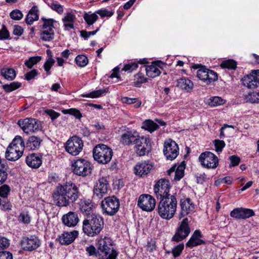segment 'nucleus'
<instances>
[{
	"mask_svg": "<svg viewBox=\"0 0 259 259\" xmlns=\"http://www.w3.org/2000/svg\"><path fill=\"white\" fill-rule=\"evenodd\" d=\"M49 6L52 10L56 11L60 14H62L63 12V6L61 5L52 3Z\"/></svg>",
	"mask_w": 259,
	"mask_h": 259,
	"instance_id": "0e129e2a",
	"label": "nucleus"
},
{
	"mask_svg": "<svg viewBox=\"0 0 259 259\" xmlns=\"http://www.w3.org/2000/svg\"><path fill=\"white\" fill-rule=\"evenodd\" d=\"M65 114H69L74 116L76 118L80 119L82 117V115L78 109L75 108H71L63 110Z\"/></svg>",
	"mask_w": 259,
	"mask_h": 259,
	"instance_id": "864d4df0",
	"label": "nucleus"
},
{
	"mask_svg": "<svg viewBox=\"0 0 259 259\" xmlns=\"http://www.w3.org/2000/svg\"><path fill=\"white\" fill-rule=\"evenodd\" d=\"M1 74L5 78L9 80H14L16 76L15 70L12 68H4L1 70Z\"/></svg>",
	"mask_w": 259,
	"mask_h": 259,
	"instance_id": "c9c22d12",
	"label": "nucleus"
},
{
	"mask_svg": "<svg viewBox=\"0 0 259 259\" xmlns=\"http://www.w3.org/2000/svg\"><path fill=\"white\" fill-rule=\"evenodd\" d=\"M140 138L137 132H127L122 135L121 142L124 145H135Z\"/></svg>",
	"mask_w": 259,
	"mask_h": 259,
	"instance_id": "b1692460",
	"label": "nucleus"
},
{
	"mask_svg": "<svg viewBox=\"0 0 259 259\" xmlns=\"http://www.w3.org/2000/svg\"><path fill=\"white\" fill-rule=\"evenodd\" d=\"M18 124L26 134H30L40 131L41 124L40 122L34 118H25L19 120Z\"/></svg>",
	"mask_w": 259,
	"mask_h": 259,
	"instance_id": "6e6552de",
	"label": "nucleus"
},
{
	"mask_svg": "<svg viewBox=\"0 0 259 259\" xmlns=\"http://www.w3.org/2000/svg\"><path fill=\"white\" fill-rule=\"evenodd\" d=\"M201 164L207 168H215L217 167L219 159L217 156L210 152H205L199 157Z\"/></svg>",
	"mask_w": 259,
	"mask_h": 259,
	"instance_id": "9b49d317",
	"label": "nucleus"
},
{
	"mask_svg": "<svg viewBox=\"0 0 259 259\" xmlns=\"http://www.w3.org/2000/svg\"><path fill=\"white\" fill-rule=\"evenodd\" d=\"M135 145L136 152L140 156H144L151 151V144L149 138L140 137Z\"/></svg>",
	"mask_w": 259,
	"mask_h": 259,
	"instance_id": "f8f14e48",
	"label": "nucleus"
},
{
	"mask_svg": "<svg viewBox=\"0 0 259 259\" xmlns=\"http://www.w3.org/2000/svg\"><path fill=\"white\" fill-rule=\"evenodd\" d=\"M156 201L154 198L148 194L141 195L138 199V205L143 210L151 211L155 206Z\"/></svg>",
	"mask_w": 259,
	"mask_h": 259,
	"instance_id": "f3484780",
	"label": "nucleus"
},
{
	"mask_svg": "<svg viewBox=\"0 0 259 259\" xmlns=\"http://www.w3.org/2000/svg\"><path fill=\"white\" fill-rule=\"evenodd\" d=\"M214 144L217 152H222L223 148L225 146V143L224 141L215 140Z\"/></svg>",
	"mask_w": 259,
	"mask_h": 259,
	"instance_id": "13d9d810",
	"label": "nucleus"
},
{
	"mask_svg": "<svg viewBox=\"0 0 259 259\" xmlns=\"http://www.w3.org/2000/svg\"><path fill=\"white\" fill-rule=\"evenodd\" d=\"M80 193L77 185L71 181L56 187L53 197L59 206H67L75 202Z\"/></svg>",
	"mask_w": 259,
	"mask_h": 259,
	"instance_id": "f257e3e1",
	"label": "nucleus"
},
{
	"mask_svg": "<svg viewBox=\"0 0 259 259\" xmlns=\"http://www.w3.org/2000/svg\"><path fill=\"white\" fill-rule=\"evenodd\" d=\"M181 211L180 212V218L187 215L190 211H193L194 205L191 202V200L188 198L181 199L180 201Z\"/></svg>",
	"mask_w": 259,
	"mask_h": 259,
	"instance_id": "393cba45",
	"label": "nucleus"
},
{
	"mask_svg": "<svg viewBox=\"0 0 259 259\" xmlns=\"http://www.w3.org/2000/svg\"><path fill=\"white\" fill-rule=\"evenodd\" d=\"M184 248V245L183 243L180 244L175 247L172 250V253L174 256L175 257L179 256L182 253Z\"/></svg>",
	"mask_w": 259,
	"mask_h": 259,
	"instance_id": "6e6d98bb",
	"label": "nucleus"
},
{
	"mask_svg": "<svg viewBox=\"0 0 259 259\" xmlns=\"http://www.w3.org/2000/svg\"><path fill=\"white\" fill-rule=\"evenodd\" d=\"M0 259H13V255L9 251L0 252Z\"/></svg>",
	"mask_w": 259,
	"mask_h": 259,
	"instance_id": "774afa93",
	"label": "nucleus"
},
{
	"mask_svg": "<svg viewBox=\"0 0 259 259\" xmlns=\"http://www.w3.org/2000/svg\"><path fill=\"white\" fill-rule=\"evenodd\" d=\"M75 19V15L72 13H66L62 19L64 26L66 29H73L74 28V22Z\"/></svg>",
	"mask_w": 259,
	"mask_h": 259,
	"instance_id": "72a5a7b5",
	"label": "nucleus"
},
{
	"mask_svg": "<svg viewBox=\"0 0 259 259\" xmlns=\"http://www.w3.org/2000/svg\"><path fill=\"white\" fill-rule=\"evenodd\" d=\"M73 172L76 175L85 177L91 173V163L83 159L76 160L72 165Z\"/></svg>",
	"mask_w": 259,
	"mask_h": 259,
	"instance_id": "0eeeda50",
	"label": "nucleus"
},
{
	"mask_svg": "<svg viewBox=\"0 0 259 259\" xmlns=\"http://www.w3.org/2000/svg\"><path fill=\"white\" fill-rule=\"evenodd\" d=\"M152 168L153 165L147 161L140 162L134 167L135 173L136 175L142 177L147 175Z\"/></svg>",
	"mask_w": 259,
	"mask_h": 259,
	"instance_id": "412c9836",
	"label": "nucleus"
},
{
	"mask_svg": "<svg viewBox=\"0 0 259 259\" xmlns=\"http://www.w3.org/2000/svg\"><path fill=\"white\" fill-rule=\"evenodd\" d=\"M101 206L104 212L108 215H112L118 210L119 201L115 196L108 197L102 201Z\"/></svg>",
	"mask_w": 259,
	"mask_h": 259,
	"instance_id": "1a4fd4ad",
	"label": "nucleus"
},
{
	"mask_svg": "<svg viewBox=\"0 0 259 259\" xmlns=\"http://www.w3.org/2000/svg\"><path fill=\"white\" fill-rule=\"evenodd\" d=\"M247 101L251 103H259V92H253L248 93L245 96Z\"/></svg>",
	"mask_w": 259,
	"mask_h": 259,
	"instance_id": "37998d69",
	"label": "nucleus"
},
{
	"mask_svg": "<svg viewBox=\"0 0 259 259\" xmlns=\"http://www.w3.org/2000/svg\"><path fill=\"white\" fill-rule=\"evenodd\" d=\"M159 126L156 123L154 122L151 120H146L144 123L142 127L146 130L152 132L158 128Z\"/></svg>",
	"mask_w": 259,
	"mask_h": 259,
	"instance_id": "a19ab883",
	"label": "nucleus"
},
{
	"mask_svg": "<svg viewBox=\"0 0 259 259\" xmlns=\"http://www.w3.org/2000/svg\"><path fill=\"white\" fill-rule=\"evenodd\" d=\"M75 60L76 63L80 67H84L88 63V59L84 55H78Z\"/></svg>",
	"mask_w": 259,
	"mask_h": 259,
	"instance_id": "8fccbe9b",
	"label": "nucleus"
},
{
	"mask_svg": "<svg viewBox=\"0 0 259 259\" xmlns=\"http://www.w3.org/2000/svg\"><path fill=\"white\" fill-rule=\"evenodd\" d=\"M54 63L55 60L52 58H49L45 62L44 64V69L48 74L50 73V70Z\"/></svg>",
	"mask_w": 259,
	"mask_h": 259,
	"instance_id": "680f3d73",
	"label": "nucleus"
},
{
	"mask_svg": "<svg viewBox=\"0 0 259 259\" xmlns=\"http://www.w3.org/2000/svg\"><path fill=\"white\" fill-rule=\"evenodd\" d=\"M255 215L252 209L238 207L234 209L230 212V216L235 219H246Z\"/></svg>",
	"mask_w": 259,
	"mask_h": 259,
	"instance_id": "a211bd4d",
	"label": "nucleus"
},
{
	"mask_svg": "<svg viewBox=\"0 0 259 259\" xmlns=\"http://www.w3.org/2000/svg\"><path fill=\"white\" fill-rule=\"evenodd\" d=\"M83 144L80 138L73 136L66 143L65 149L72 155H78L82 150Z\"/></svg>",
	"mask_w": 259,
	"mask_h": 259,
	"instance_id": "9d476101",
	"label": "nucleus"
},
{
	"mask_svg": "<svg viewBox=\"0 0 259 259\" xmlns=\"http://www.w3.org/2000/svg\"><path fill=\"white\" fill-rule=\"evenodd\" d=\"M41 20L44 22V24L42 26V29L43 30H53V28H54V23L56 22L55 20L53 19H46L42 18Z\"/></svg>",
	"mask_w": 259,
	"mask_h": 259,
	"instance_id": "c03bdc74",
	"label": "nucleus"
},
{
	"mask_svg": "<svg viewBox=\"0 0 259 259\" xmlns=\"http://www.w3.org/2000/svg\"><path fill=\"white\" fill-rule=\"evenodd\" d=\"M179 151V148L176 142L170 139L165 142L163 153L167 159H175L178 156Z\"/></svg>",
	"mask_w": 259,
	"mask_h": 259,
	"instance_id": "ddd939ff",
	"label": "nucleus"
},
{
	"mask_svg": "<svg viewBox=\"0 0 259 259\" xmlns=\"http://www.w3.org/2000/svg\"><path fill=\"white\" fill-rule=\"evenodd\" d=\"M23 153L19 149L17 150L16 148H13L9 145L6 152L5 156L7 160L15 161L22 156Z\"/></svg>",
	"mask_w": 259,
	"mask_h": 259,
	"instance_id": "bb28decb",
	"label": "nucleus"
},
{
	"mask_svg": "<svg viewBox=\"0 0 259 259\" xmlns=\"http://www.w3.org/2000/svg\"><path fill=\"white\" fill-rule=\"evenodd\" d=\"M63 224L69 227H75L79 222V218L76 212L70 211L62 217Z\"/></svg>",
	"mask_w": 259,
	"mask_h": 259,
	"instance_id": "aec40b11",
	"label": "nucleus"
},
{
	"mask_svg": "<svg viewBox=\"0 0 259 259\" xmlns=\"http://www.w3.org/2000/svg\"><path fill=\"white\" fill-rule=\"evenodd\" d=\"M21 86V83L19 82H13L9 84H5L3 86L4 90L7 93L11 92Z\"/></svg>",
	"mask_w": 259,
	"mask_h": 259,
	"instance_id": "a18cd8bd",
	"label": "nucleus"
},
{
	"mask_svg": "<svg viewBox=\"0 0 259 259\" xmlns=\"http://www.w3.org/2000/svg\"><path fill=\"white\" fill-rule=\"evenodd\" d=\"M10 16L13 20H20L23 18V15L20 10L16 9L10 13Z\"/></svg>",
	"mask_w": 259,
	"mask_h": 259,
	"instance_id": "5fc2aeb1",
	"label": "nucleus"
},
{
	"mask_svg": "<svg viewBox=\"0 0 259 259\" xmlns=\"http://www.w3.org/2000/svg\"><path fill=\"white\" fill-rule=\"evenodd\" d=\"M38 19V9L37 7L33 6L29 11L25 19V22L27 24L30 25L34 21Z\"/></svg>",
	"mask_w": 259,
	"mask_h": 259,
	"instance_id": "f704fd0d",
	"label": "nucleus"
},
{
	"mask_svg": "<svg viewBox=\"0 0 259 259\" xmlns=\"http://www.w3.org/2000/svg\"><path fill=\"white\" fill-rule=\"evenodd\" d=\"M94 204L90 200H82L80 203V209L84 215L91 216L93 213Z\"/></svg>",
	"mask_w": 259,
	"mask_h": 259,
	"instance_id": "2f4dec72",
	"label": "nucleus"
},
{
	"mask_svg": "<svg viewBox=\"0 0 259 259\" xmlns=\"http://www.w3.org/2000/svg\"><path fill=\"white\" fill-rule=\"evenodd\" d=\"M40 241L35 235L24 237L21 241L22 248L27 251H32L37 249L40 245Z\"/></svg>",
	"mask_w": 259,
	"mask_h": 259,
	"instance_id": "4468645a",
	"label": "nucleus"
},
{
	"mask_svg": "<svg viewBox=\"0 0 259 259\" xmlns=\"http://www.w3.org/2000/svg\"><path fill=\"white\" fill-rule=\"evenodd\" d=\"M2 166V168H0V185L4 183L8 177V166L5 165L4 164H3Z\"/></svg>",
	"mask_w": 259,
	"mask_h": 259,
	"instance_id": "09e8293b",
	"label": "nucleus"
},
{
	"mask_svg": "<svg viewBox=\"0 0 259 259\" xmlns=\"http://www.w3.org/2000/svg\"><path fill=\"white\" fill-rule=\"evenodd\" d=\"M157 206V212L163 219L169 220L172 219L176 212L178 200L176 195L169 196L160 199Z\"/></svg>",
	"mask_w": 259,
	"mask_h": 259,
	"instance_id": "f03ea898",
	"label": "nucleus"
},
{
	"mask_svg": "<svg viewBox=\"0 0 259 259\" xmlns=\"http://www.w3.org/2000/svg\"><path fill=\"white\" fill-rule=\"evenodd\" d=\"M77 231L64 232L58 238L59 242L63 245H68L72 243L78 236Z\"/></svg>",
	"mask_w": 259,
	"mask_h": 259,
	"instance_id": "5701e85b",
	"label": "nucleus"
},
{
	"mask_svg": "<svg viewBox=\"0 0 259 259\" xmlns=\"http://www.w3.org/2000/svg\"><path fill=\"white\" fill-rule=\"evenodd\" d=\"M37 75V71L36 69H33L25 75V78L27 80H30L34 78Z\"/></svg>",
	"mask_w": 259,
	"mask_h": 259,
	"instance_id": "338daca9",
	"label": "nucleus"
},
{
	"mask_svg": "<svg viewBox=\"0 0 259 259\" xmlns=\"http://www.w3.org/2000/svg\"><path fill=\"white\" fill-rule=\"evenodd\" d=\"M96 13L99 14L101 17H111L113 14V12L109 11L106 9L98 10L96 12Z\"/></svg>",
	"mask_w": 259,
	"mask_h": 259,
	"instance_id": "e2e57ef3",
	"label": "nucleus"
},
{
	"mask_svg": "<svg viewBox=\"0 0 259 259\" xmlns=\"http://www.w3.org/2000/svg\"><path fill=\"white\" fill-rule=\"evenodd\" d=\"M108 183L106 178L102 177L99 179L94 189V196L101 198L107 193Z\"/></svg>",
	"mask_w": 259,
	"mask_h": 259,
	"instance_id": "6ab92c4d",
	"label": "nucleus"
},
{
	"mask_svg": "<svg viewBox=\"0 0 259 259\" xmlns=\"http://www.w3.org/2000/svg\"><path fill=\"white\" fill-rule=\"evenodd\" d=\"M19 220L24 224H29L31 219L27 212H23L20 214Z\"/></svg>",
	"mask_w": 259,
	"mask_h": 259,
	"instance_id": "4d7b16f0",
	"label": "nucleus"
},
{
	"mask_svg": "<svg viewBox=\"0 0 259 259\" xmlns=\"http://www.w3.org/2000/svg\"><path fill=\"white\" fill-rule=\"evenodd\" d=\"M54 30H43L40 33V38L44 41H50L54 38Z\"/></svg>",
	"mask_w": 259,
	"mask_h": 259,
	"instance_id": "58836bf2",
	"label": "nucleus"
},
{
	"mask_svg": "<svg viewBox=\"0 0 259 259\" xmlns=\"http://www.w3.org/2000/svg\"><path fill=\"white\" fill-rule=\"evenodd\" d=\"M197 76L207 84L218 79V74L214 71L201 66L197 71Z\"/></svg>",
	"mask_w": 259,
	"mask_h": 259,
	"instance_id": "2eb2a0df",
	"label": "nucleus"
},
{
	"mask_svg": "<svg viewBox=\"0 0 259 259\" xmlns=\"http://www.w3.org/2000/svg\"><path fill=\"white\" fill-rule=\"evenodd\" d=\"M83 18L89 25H91L98 20V16L96 12L92 14L85 13L83 15Z\"/></svg>",
	"mask_w": 259,
	"mask_h": 259,
	"instance_id": "ea45409f",
	"label": "nucleus"
},
{
	"mask_svg": "<svg viewBox=\"0 0 259 259\" xmlns=\"http://www.w3.org/2000/svg\"><path fill=\"white\" fill-rule=\"evenodd\" d=\"M177 86L187 92H190L194 87L193 82L186 77H182L177 80Z\"/></svg>",
	"mask_w": 259,
	"mask_h": 259,
	"instance_id": "7c9ffc66",
	"label": "nucleus"
},
{
	"mask_svg": "<svg viewBox=\"0 0 259 259\" xmlns=\"http://www.w3.org/2000/svg\"><path fill=\"white\" fill-rule=\"evenodd\" d=\"M93 154L96 161L102 164H106L111 160L113 152L106 145L99 144L94 148Z\"/></svg>",
	"mask_w": 259,
	"mask_h": 259,
	"instance_id": "20e7f679",
	"label": "nucleus"
},
{
	"mask_svg": "<svg viewBox=\"0 0 259 259\" xmlns=\"http://www.w3.org/2000/svg\"><path fill=\"white\" fill-rule=\"evenodd\" d=\"M112 243L110 238L105 237L98 241V249L104 253L99 259H116L118 253L114 249H111Z\"/></svg>",
	"mask_w": 259,
	"mask_h": 259,
	"instance_id": "39448f33",
	"label": "nucleus"
},
{
	"mask_svg": "<svg viewBox=\"0 0 259 259\" xmlns=\"http://www.w3.org/2000/svg\"><path fill=\"white\" fill-rule=\"evenodd\" d=\"M41 140L35 136L30 137L26 144V148L28 150H34L39 148Z\"/></svg>",
	"mask_w": 259,
	"mask_h": 259,
	"instance_id": "473e14b6",
	"label": "nucleus"
},
{
	"mask_svg": "<svg viewBox=\"0 0 259 259\" xmlns=\"http://www.w3.org/2000/svg\"><path fill=\"white\" fill-rule=\"evenodd\" d=\"M98 30L99 29H97L96 30L92 31H87L85 30H81L80 31V36L84 39H87L88 38H89L90 36L96 34Z\"/></svg>",
	"mask_w": 259,
	"mask_h": 259,
	"instance_id": "052dcab7",
	"label": "nucleus"
},
{
	"mask_svg": "<svg viewBox=\"0 0 259 259\" xmlns=\"http://www.w3.org/2000/svg\"><path fill=\"white\" fill-rule=\"evenodd\" d=\"M147 81V79L141 73H138L135 76L134 84L136 87H140V85Z\"/></svg>",
	"mask_w": 259,
	"mask_h": 259,
	"instance_id": "603ef678",
	"label": "nucleus"
},
{
	"mask_svg": "<svg viewBox=\"0 0 259 259\" xmlns=\"http://www.w3.org/2000/svg\"><path fill=\"white\" fill-rule=\"evenodd\" d=\"M41 60V57L39 56L31 57L25 61V65L29 68H31L35 64H36Z\"/></svg>",
	"mask_w": 259,
	"mask_h": 259,
	"instance_id": "49530a36",
	"label": "nucleus"
},
{
	"mask_svg": "<svg viewBox=\"0 0 259 259\" xmlns=\"http://www.w3.org/2000/svg\"><path fill=\"white\" fill-rule=\"evenodd\" d=\"M201 237L202 234L201 232L199 230H195L186 243V246L192 248L196 246L204 244V241L200 239Z\"/></svg>",
	"mask_w": 259,
	"mask_h": 259,
	"instance_id": "a878e982",
	"label": "nucleus"
},
{
	"mask_svg": "<svg viewBox=\"0 0 259 259\" xmlns=\"http://www.w3.org/2000/svg\"><path fill=\"white\" fill-rule=\"evenodd\" d=\"M107 91L108 90L107 89L99 90L93 91L89 94H82L81 96L82 97H88L92 98H98L100 96H102L104 93H107Z\"/></svg>",
	"mask_w": 259,
	"mask_h": 259,
	"instance_id": "79ce46f5",
	"label": "nucleus"
},
{
	"mask_svg": "<svg viewBox=\"0 0 259 259\" xmlns=\"http://www.w3.org/2000/svg\"><path fill=\"white\" fill-rule=\"evenodd\" d=\"M236 62L232 59H229L224 61L221 64L222 68H228L230 69H235L236 68Z\"/></svg>",
	"mask_w": 259,
	"mask_h": 259,
	"instance_id": "de8ad7c7",
	"label": "nucleus"
},
{
	"mask_svg": "<svg viewBox=\"0 0 259 259\" xmlns=\"http://www.w3.org/2000/svg\"><path fill=\"white\" fill-rule=\"evenodd\" d=\"M188 219H184L181 222L177 231L173 236L172 240L179 242L186 238L190 233V228L188 225Z\"/></svg>",
	"mask_w": 259,
	"mask_h": 259,
	"instance_id": "dca6fc26",
	"label": "nucleus"
},
{
	"mask_svg": "<svg viewBox=\"0 0 259 259\" xmlns=\"http://www.w3.org/2000/svg\"><path fill=\"white\" fill-rule=\"evenodd\" d=\"M185 168V164L182 162L181 164L176 168V165L172 166L167 171V174L170 176L174 174V180L179 181L184 176V169Z\"/></svg>",
	"mask_w": 259,
	"mask_h": 259,
	"instance_id": "c756f323",
	"label": "nucleus"
},
{
	"mask_svg": "<svg viewBox=\"0 0 259 259\" xmlns=\"http://www.w3.org/2000/svg\"><path fill=\"white\" fill-rule=\"evenodd\" d=\"M103 227V218L96 214H92L82 222V231L89 237H94L99 234Z\"/></svg>",
	"mask_w": 259,
	"mask_h": 259,
	"instance_id": "7ed1b4c3",
	"label": "nucleus"
},
{
	"mask_svg": "<svg viewBox=\"0 0 259 259\" xmlns=\"http://www.w3.org/2000/svg\"><path fill=\"white\" fill-rule=\"evenodd\" d=\"M145 71L148 76L152 78L155 77L160 74L159 69L155 65H149L145 67Z\"/></svg>",
	"mask_w": 259,
	"mask_h": 259,
	"instance_id": "4c0bfd02",
	"label": "nucleus"
},
{
	"mask_svg": "<svg viewBox=\"0 0 259 259\" xmlns=\"http://www.w3.org/2000/svg\"><path fill=\"white\" fill-rule=\"evenodd\" d=\"M10 34L6 26L3 25L2 29L0 30V40L8 39Z\"/></svg>",
	"mask_w": 259,
	"mask_h": 259,
	"instance_id": "bf43d9fd",
	"label": "nucleus"
},
{
	"mask_svg": "<svg viewBox=\"0 0 259 259\" xmlns=\"http://www.w3.org/2000/svg\"><path fill=\"white\" fill-rule=\"evenodd\" d=\"M10 191V187L7 185H4L0 187V196L3 198L2 204V210H7L11 209L10 203L7 201L6 197Z\"/></svg>",
	"mask_w": 259,
	"mask_h": 259,
	"instance_id": "c85d7f7f",
	"label": "nucleus"
},
{
	"mask_svg": "<svg viewBox=\"0 0 259 259\" xmlns=\"http://www.w3.org/2000/svg\"><path fill=\"white\" fill-rule=\"evenodd\" d=\"M13 148H16V149H19L20 151L23 152L25 147L24 142L22 138L20 136H17L9 145Z\"/></svg>",
	"mask_w": 259,
	"mask_h": 259,
	"instance_id": "e433bc0d",
	"label": "nucleus"
},
{
	"mask_svg": "<svg viewBox=\"0 0 259 259\" xmlns=\"http://www.w3.org/2000/svg\"><path fill=\"white\" fill-rule=\"evenodd\" d=\"M224 103V101L219 97H213L209 99L208 104L213 107L218 106L219 105H223Z\"/></svg>",
	"mask_w": 259,
	"mask_h": 259,
	"instance_id": "3c124183",
	"label": "nucleus"
},
{
	"mask_svg": "<svg viewBox=\"0 0 259 259\" xmlns=\"http://www.w3.org/2000/svg\"><path fill=\"white\" fill-rule=\"evenodd\" d=\"M242 81L244 85L250 89H254L259 84L258 76L253 73L252 71L251 74L245 76L242 79Z\"/></svg>",
	"mask_w": 259,
	"mask_h": 259,
	"instance_id": "4be33fe9",
	"label": "nucleus"
},
{
	"mask_svg": "<svg viewBox=\"0 0 259 259\" xmlns=\"http://www.w3.org/2000/svg\"><path fill=\"white\" fill-rule=\"evenodd\" d=\"M27 164L33 168H38L42 164L41 157L36 154H31L26 158Z\"/></svg>",
	"mask_w": 259,
	"mask_h": 259,
	"instance_id": "cd10ccee",
	"label": "nucleus"
},
{
	"mask_svg": "<svg viewBox=\"0 0 259 259\" xmlns=\"http://www.w3.org/2000/svg\"><path fill=\"white\" fill-rule=\"evenodd\" d=\"M170 185L169 181L161 179L155 184L154 192L157 199L169 197V196L176 195V193L169 194Z\"/></svg>",
	"mask_w": 259,
	"mask_h": 259,
	"instance_id": "423d86ee",
	"label": "nucleus"
},
{
	"mask_svg": "<svg viewBox=\"0 0 259 259\" xmlns=\"http://www.w3.org/2000/svg\"><path fill=\"white\" fill-rule=\"evenodd\" d=\"M138 64L136 63H131L124 65L122 70L124 71H131L138 68Z\"/></svg>",
	"mask_w": 259,
	"mask_h": 259,
	"instance_id": "69168bd1",
	"label": "nucleus"
}]
</instances>
